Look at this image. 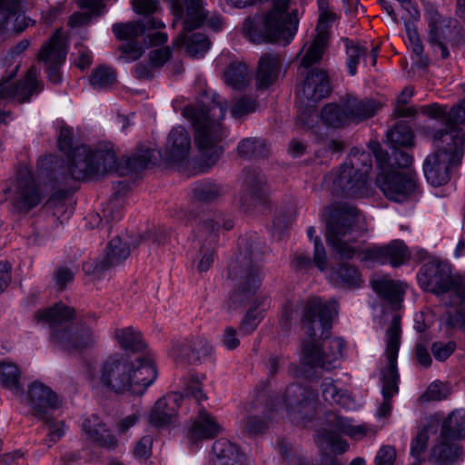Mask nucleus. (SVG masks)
<instances>
[{
  "label": "nucleus",
  "mask_w": 465,
  "mask_h": 465,
  "mask_svg": "<svg viewBox=\"0 0 465 465\" xmlns=\"http://www.w3.org/2000/svg\"><path fill=\"white\" fill-rule=\"evenodd\" d=\"M440 433L443 439L457 440L465 437V411H452L443 421Z\"/></svg>",
  "instance_id": "44"
},
{
  "label": "nucleus",
  "mask_w": 465,
  "mask_h": 465,
  "mask_svg": "<svg viewBox=\"0 0 465 465\" xmlns=\"http://www.w3.org/2000/svg\"><path fill=\"white\" fill-rule=\"evenodd\" d=\"M21 0H0V29L20 33L33 21L19 13Z\"/></svg>",
  "instance_id": "30"
},
{
  "label": "nucleus",
  "mask_w": 465,
  "mask_h": 465,
  "mask_svg": "<svg viewBox=\"0 0 465 465\" xmlns=\"http://www.w3.org/2000/svg\"><path fill=\"white\" fill-rule=\"evenodd\" d=\"M318 393L315 390L299 384H292L282 397L271 403V408L276 411L286 410L290 415L299 414L302 420L311 419L316 410Z\"/></svg>",
  "instance_id": "17"
},
{
  "label": "nucleus",
  "mask_w": 465,
  "mask_h": 465,
  "mask_svg": "<svg viewBox=\"0 0 465 465\" xmlns=\"http://www.w3.org/2000/svg\"><path fill=\"white\" fill-rule=\"evenodd\" d=\"M193 364L203 362L211 359L213 347L209 341L202 337L192 338Z\"/></svg>",
  "instance_id": "57"
},
{
  "label": "nucleus",
  "mask_w": 465,
  "mask_h": 465,
  "mask_svg": "<svg viewBox=\"0 0 465 465\" xmlns=\"http://www.w3.org/2000/svg\"><path fill=\"white\" fill-rule=\"evenodd\" d=\"M74 278V272L67 266L61 265L57 267L53 274L55 286L58 290L63 291L66 285L73 282Z\"/></svg>",
  "instance_id": "64"
},
{
  "label": "nucleus",
  "mask_w": 465,
  "mask_h": 465,
  "mask_svg": "<svg viewBox=\"0 0 465 465\" xmlns=\"http://www.w3.org/2000/svg\"><path fill=\"white\" fill-rule=\"evenodd\" d=\"M417 279L427 292L439 297L449 294L450 299H443V302L449 307H460L457 311V321L465 330V282L453 276L450 266L445 262H428L420 269Z\"/></svg>",
  "instance_id": "9"
},
{
  "label": "nucleus",
  "mask_w": 465,
  "mask_h": 465,
  "mask_svg": "<svg viewBox=\"0 0 465 465\" xmlns=\"http://www.w3.org/2000/svg\"><path fill=\"white\" fill-rule=\"evenodd\" d=\"M164 27V24L156 17L145 16L138 21L128 23H116L112 26V31L119 40L127 42L119 46L123 54L119 57L126 63L139 59L143 54V47L140 36H143L146 31Z\"/></svg>",
  "instance_id": "14"
},
{
  "label": "nucleus",
  "mask_w": 465,
  "mask_h": 465,
  "mask_svg": "<svg viewBox=\"0 0 465 465\" xmlns=\"http://www.w3.org/2000/svg\"><path fill=\"white\" fill-rule=\"evenodd\" d=\"M191 147L188 131L182 126L173 127L167 137L164 159L171 163L182 164L187 160Z\"/></svg>",
  "instance_id": "27"
},
{
  "label": "nucleus",
  "mask_w": 465,
  "mask_h": 465,
  "mask_svg": "<svg viewBox=\"0 0 465 465\" xmlns=\"http://www.w3.org/2000/svg\"><path fill=\"white\" fill-rule=\"evenodd\" d=\"M66 54L60 30H57L41 48L39 60L45 65L48 80L54 84L62 81L60 68L65 61Z\"/></svg>",
  "instance_id": "23"
},
{
  "label": "nucleus",
  "mask_w": 465,
  "mask_h": 465,
  "mask_svg": "<svg viewBox=\"0 0 465 465\" xmlns=\"http://www.w3.org/2000/svg\"><path fill=\"white\" fill-rule=\"evenodd\" d=\"M322 120L329 126L340 128L351 124L347 109L342 104V97L339 104H328L321 112Z\"/></svg>",
  "instance_id": "42"
},
{
  "label": "nucleus",
  "mask_w": 465,
  "mask_h": 465,
  "mask_svg": "<svg viewBox=\"0 0 465 465\" xmlns=\"http://www.w3.org/2000/svg\"><path fill=\"white\" fill-rule=\"evenodd\" d=\"M210 461L213 465H242L243 455L235 444L223 438L213 443Z\"/></svg>",
  "instance_id": "36"
},
{
  "label": "nucleus",
  "mask_w": 465,
  "mask_h": 465,
  "mask_svg": "<svg viewBox=\"0 0 465 465\" xmlns=\"http://www.w3.org/2000/svg\"><path fill=\"white\" fill-rule=\"evenodd\" d=\"M257 107L258 102L255 98L244 95L235 101L232 106L231 114L234 118L240 119L255 112Z\"/></svg>",
  "instance_id": "58"
},
{
  "label": "nucleus",
  "mask_w": 465,
  "mask_h": 465,
  "mask_svg": "<svg viewBox=\"0 0 465 465\" xmlns=\"http://www.w3.org/2000/svg\"><path fill=\"white\" fill-rule=\"evenodd\" d=\"M317 444L322 450H331L333 452L343 453L348 449V444L337 433L331 430H323L317 435Z\"/></svg>",
  "instance_id": "53"
},
{
  "label": "nucleus",
  "mask_w": 465,
  "mask_h": 465,
  "mask_svg": "<svg viewBox=\"0 0 465 465\" xmlns=\"http://www.w3.org/2000/svg\"><path fill=\"white\" fill-rule=\"evenodd\" d=\"M450 438H444L441 433L439 442L431 449V457L440 465H452L463 458V451L459 444L451 442Z\"/></svg>",
  "instance_id": "38"
},
{
  "label": "nucleus",
  "mask_w": 465,
  "mask_h": 465,
  "mask_svg": "<svg viewBox=\"0 0 465 465\" xmlns=\"http://www.w3.org/2000/svg\"><path fill=\"white\" fill-rule=\"evenodd\" d=\"M401 316L392 317L391 325L386 331L387 367L381 371V393L383 401L378 409V416L385 418L391 411V398L399 391V373L397 370V358L401 345Z\"/></svg>",
  "instance_id": "12"
},
{
  "label": "nucleus",
  "mask_w": 465,
  "mask_h": 465,
  "mask_svg": "<svg viewBox=\"0 0 465 465\" xmlns=\"http://www.w3.org/2000/svg\"><path fill=\"white\" fill-rule=\"evenodd\" d=\"M315 228L310 226L307 229V236L314 243V264L321 272H324L327 269V254L325 247L320 237L314 236Z\"/></svg>",
  "instance_id": "56"
},
{
  "label": "nucleus",
  "mask_w": 465,
  "mask_h": 465,
  "mask_svg": "<svg viewBox=\"0 0 465 465\" xmlns=\"http://www.w3.org/2000/svg\"><path fill=\"white\" fill-rule=\"evenodd\" d=\"M74 310L61 303L38 311L35 318L49 325L50 341L67 351H83L94 347L98 335L84 323H72Z\"/></svg>",
  "instance_id": "6"
},
{
  "label": "nucleus",
  "mask_w": 465,
  "mask_h": 465,
  "mask_svg": "<svg viewBox=\"0 0 465 465\" xmlns=\"http://www.w3.org/2000/svg\"><path fill=\"white\" fill-rule=\"evenodd\" d=\"M346 52V67L350 75L357 74V65L361 60H365L367 56V48L360 43L354 42L349 38L341 39Z\"/></svg>",
  "instance_id": "47"
},
{
  "label": "nucleus",
  "mask_w": 465,
  "mask_h": 465,
  "mask_svg": "<svg viewBox=\"0 0 465 465\" xmlns=\"http://www.w3.org/2000/svg\"><path fill=\"white\" fill-rule=\"evenodd\" d=\"M282 62L281 55L275 53H266L260 57L256 72L258 89H266L275 82Z\"/></svg>",
  "instance_id": "35"
},
{
  "label": "nucleus",
  "mask_w": 465,
  "mask_h": 465,
  "mask_svg": "<svg viewBox=\"0 0 465 465\" xmlns=\"http://www.w3.org/2000/svg\"><path fill=\"white\" fill-rule=\"evenodd\" d=\"M222 431L221 425L215 418L204 409H200L196 420L187 431L191 444H197L203 440H211Z\"/></svg>",
  "instance_id": "31"
},
{
  "label": "nucleus",
  "mask_w": 465,
  "mask_h": 465,
  "mask_svg": "<svg viewBox=\"0 0 465 465\" xmlns=\"http://www.w3.org/2000/svg\"><path fill=\"white\" fill-rule=\"evenodd\" d=\"M130 255V248L119 236L114 237L107 244L105 253L95 262L83 264L84 272L88 275L102 278L106 272L120 265Z\"/></svg>",
  "instance_id": "21"
},
{
  "label": "nucleus",
  "mask_w": 465,
  "mask_h": 465,
  "mask_svg": "<svg viewBox=\"0 0 465 465\" xmlns=\"http://www.w3.org/2000/svg\"><path fill=\"white\" fill-rule=\"evenodd\" d=\"M447 127L448 129H440L432 134L431 143L434 153H439L454 164H460L464 155V132L455 125Z\"/></svg>",
  "instance_id": "20"
},
{
  "label": "nucleus",
  "mask_w": 465,
  "mask_h": 465,
  "mask_svg": "<svg viewBox=\"0 0 465 465\" xmlns=\"http://www.w3.org/2000/svg\"><path fill=\"white\" fill-rule=\"evenodd\" d=\"M82 430L89 440L100 447L112 450L117 446L116 437L96 414H91L84 420Z\"/></svg>",
  "instance_id": "32"
},
{
  "label": "nucleus",
  "mask_w": 465,
  "mask_h": 465,
  "mask_svg": "<svg viewBox=\"0 0 465 465\" xmlns=\"http://www.w3.org/2000/svg\"><path fill=\"white\" fill-rule=\"evenodd\" d=\"M155 152L150 148H140L126 160V167L131 171H141L156 163Z\"/></svg>",
  "instance_id": "54"
},
{
  "label": "nucleus",
  "mask_w": 465,
  "mask_h": 465,
  "mask_svg": "<svg viewBox=\"0 0 465 465\" xmlns=\"http://www.w3.org/2000/svg\"><path fill=\"white\" fill-rule=\"evenodd\" d=\"M361 213L353 206L342 203L331 206L326 220V239L329 246L341 259H351L358 252L352 246L353 232L361 229Z\"/></svg>",
  "instance_id": "10"
},
{
  "label": "nucleus",
  "mask_w": 465,
  "mask_h": 465,
  "mask_svg": "<svg viewBox=\"0 0 465 465\" xmlns=\"http://www.w3.org/2000/svg\"><path fill=\"white\" fill-rule=\"evenodd\" d=\"M39 70L35 66H32L24 79L17 83H10L8 81L0 84V98L16 99L20 104L27 103L31 97L39 94L44 89V84L38 79Z\"/></svg>",
  "instance_id": "24"
},
{
  "label": "nucleus",
  "mask_w": 465,
  "mask_h": 465,
  "mask_svg": "<svg viewBox=\"0 0 465 465\" xmlns=\"http://www.w3.org/2000/svg\"><path fill=\"white\" fill-rule=\"evenodd\" d=\"M262 319V312L256 310V308L250 309L240 324L239 333L242 336L249 335L254 331Z\"/></svg>",
  "instance_id": "61"
},
{
  "label": "nucleus",
  "mask_w": 465,
  "mask_h": 465,
  "mask_svg": "<svg viewBox=\"0 0 465 465\" xmlns=\"http://www.w3.org/2000/svg\"><path fill=\"white\" fill-rule=\"evenodd\" d=\"M431 353L436 361H444L456 350V343L452 341L448 342L435 341L431 345Z\"/></svg>",
  "instance_id": "63"
},
{
  "label": "nucleus",
  "mask_w": 465,
  "mask_h": 465,
  "mask_svg": "<svg viewBox=\"0 0 465 465\" xmlns=\"http://www.w3.org/2000/svg\"><path fill=\"white\" fill-rule=\"evenodd\" d=\"M227 102L219 94H213L211 102H199L196 105H187L183 116L194 127L195 144L206 164L213 165L223 153L220 145L227 131L222 121L227 111Z\"/></svg>",
  "instance_id": "2"
},
{
  "label": "nucleus",
  "mask_w": 465,
  "mask_h": 465,
  "mask_svg": "<svg viewBox=\"0 0 465 465\" xmlns=\"http://www.w3.org/2000/svg\"><path fill=\"white\" fill-rule=\"evenodd\" d=\"M114 338L124 351L136 352L145 347L141 333L133 327L116 329Z\"/></svg>",
  "instance_id": "45"
},
{
  "label": "nucleus",
  "mask_w": 465,
  "mask_h": 465,
  "mask_svg": "<svg viewBox=\"0 0 465 465\" xmlns=\"http://www.w3.org/2000/svg\"><path fill=\"white\" fill-rule=\"evenodd\" d=\"M338 313V302L334 300L322 301L320 297L308 299L303 305L302 324L307 337L302 341V356L304 363L311 367H318L326 371L337 368L345 342L336 337L325 341L331 335L333 317Z\"/></svg>",
  "instance_id": "1"
},
{
  "label": "nucleus",
  "mask_w": 465,
  "mask_h": 465,
  "mask_svg": "<svg viewBox=\"0 0 465 465\" xmlns=\"http://www.w3.org/2000/svg\"><path fill=\"white\" fill-rule=\"evenodd\" d=\"M25 401L34 411V415L46 422L49 421L51 413L61 405L57 394L40 381H34L28 385Z\"/></svg>",
  "instance_id": "22"
},
{
  "label": "nucleus",
  "mask_w": 465,
  "mask_h": 465,
  "mask_svg": "<svg viewBox=\"0 0 465 465\" xmlns=\"http://www.w3.org/2000/svg\"><path fill=\"white\" fill-rule=\"evenodd\" d=\"M350 161L349 165H353L361 173H364L366 178L368 177V173L372 167L371 155L369 152H360L358 149H351Z\"/></svg>",
  "instance_id": "59"
},
{
  "label": "nucleus",
  "mask_w": 465,
  "mask_h": 465,
  "mask_svg": "<svg viewBox=\"0 0 465 465\" xmlns=\"http://www.w3.org/2000/svg\"><path fill=\"white\" fill-rule=\"evenodd\" d=\"M188 219L190 222L196 223L194 232L199 240L205 242L200 249L202 257L197 268L200 272H206L214 261L213 246L216 242V237L222 224L228 231L232 228V223L230 220L225 221L223 214L217 212L195 213L194 211H190Z\"/></svg>",
  "instance_id": "13"
},
{
  "label": "nucleus",
  "mask_w": 465,
  "mask_h": 465,
  "mask_svg": "<svg viewBox=\"0 0 465 465\" xmlns=\"http://www.w3.org/2000/svg\"><path fill=\"white\" fill-rule=\"evenodd\" d=\"M342 104L347 109L351 124L373 117L381 107V104L373 99H360L353 95L342 97Z\"/></svg>",
  "instance_id": "34"
},
{
  "label": "nucleus",
  "mask_w": 465,
  "mask_h": 465,
  "mask_svg": "<svg viewBox=\"0 0 465 465\" xmlns=\"http://www.w3.org/2000/svg\"><path fill=\"white\" fill-rule=\"evenodd\" d=\"M449 394L448 387L441 382L431 383L426 391L420 397L422 402L430 401H441L446 399Z\"/></svg>",
  "instance_id": "62"
},
{
  "label": "nucleus",
  "mask_w": 465,
  "mask_h": 465,
  "mask_svg": "<svg viewBox=\"0 0 465 465\" xmlns=\"http://www.w3.org/2000/svg\"><path fill=\"white\" fill-rule=\"evenodd\" d=\"M21 371L14 362L0 361V386L8 389L15 394H23V387L20 382Z\"/></svg>",
  "instance_id": "41"
},
{
  "label": "nucleus",
  "mask_w": 465,
  "mask_h": 465,
  "mask_svg": "<svg viewBox=\"0 0 465 465\" xmlns=\"http://www.w3.org/2000/svg\"><path fill=\"white\" fill-rule=\"evenodd\" d=\"M333 20L334 15L331 13L326 12L320 15L316 27L317 35L302 58V66L308 68L322 59L329 39L326 24Z\"/></svg>",
  "instance_id": "28"
},
{
  "label": "nucleus",
  "mask_w": 465,
  "mask_h": 465,
  "mask_svg": "<svg viewBox=\"0 0 465 465\" xmlns=\"http://www.w3.org/2000/svg\"><path fill=\"white\" fill-rule=\"evenodd\" d=\"M391 148L390 155L381 150L379 143L373 148L380 169L376 184L388 199L401 203L414 193L417 186L416 174L411 171H395L396 168H408L412 163V156L401 147Z\"/></svg>",
  "instance_id": "5"
},
{
  "label": "nucleus",
  "mask_w": 465,
  "mask_h": 465,
  "mask_svg": "<svg viewBox=\"0 0 465 465\" xmlns=\"http://www.w3.org/2000/svg\"><path fill=\"white\" fill-rule=\"evenodd\" d=\"M156 375V370L147 357H137L133 361L124 355L114 354L100 363L98 382L102 388L115 394L142 395Z\"/></svg>",
  "instance_id": "3"
},
{
  "label": "nucleus",
  "mask_w": 465,
  "mask_h": 465,
  "mask_svg": "<svg viewBox=\"0 0 465 465\" xmlns=\"http://www.w3.org/2000/svg\"><path fill=\"white\" fill-rule=\"evenodd\" d=\"M73 129L61 126L57 144L59 150L67 155L68 172L73 180H92L116 170L117 157L114 150H94L84 144L73 149Z\"/></svg>",
  "instance_id": "4"
},
{
  "label": "nucleus",
  "mask_w": 465,
  "mask_h": 465,
  "mask_svg": "<svg viewBox=\"0 0 465 465\" xmlns=\"http://www.w3.org/2000/svg\"><path fill=\"white\" fill-rule=\"evenodd\" d=\"M269 152L270 149L266 142L256 137L244 138L237 145L238 154L244 159L264 158Z\"/></svg>",
  "instance_id": "43"
},
{
  "label": "nucleus",
  "mask_w": 465,
  "mask_h": 465,
  "mask_svg": "<svg viewBox=\"0 0 465 465\" xmlns=\"http://www.w3.org/2000/svg\"><path fill=\"white\" fill-rule=\"evenodd\" d=\"M184 396L194 399L198 404L206 400V395L203 393L200 382L195 377H192L185 385L183 394L173 391L155 402L150 413V423L159 428L173 422Z\"/></svg>",
  "instance_id": "15"
},
{
  "label": "nucleus",
  "mask_w": 465,
  "mask_h": 465,
  "mask_svg": "<svg viewBox=\"0 0 465 465\" xmlns=\"http://www.w3.org/2000/svg\"><path fill=\"white\" fill-rule=\"evenodd\" d=\"M172 11L173 23L183 19V33L173 40V46H185L186 52L193 57L203 56L210 46L207 36L201 33H193L189 36L185 34L201 27L207 19L203 0H182V3L173 1Z\"/></svg>",
  "instance_id": "11"
},
{
  "label": "nucleus",
  "mask_w": 465,
  "mask_h": 465,
  "mask_svg": "<svg viewBox=\"0 0 465 465\" xmlns=\"http://www.w3.org/2000/svg\"><path fill=\"white\" fill-rule=\"evenodd\" d=\"M193 196L200 202H212L220 197L223 193L222 186L213 182H201L196 183Z\"/></svg>",
  "instance_id": "55"
},
{
  "label": "nucleus",
  "mask_w": 465,
  "mask_h": 465,
  "mask_svg": "<svg viewBox=\"0 0 465 465\" xmlns=\"http://www.w3.org/2000/svg\"><path fill=\"white\" fill-rule=\"evenodd\" d=\"M363 254V260H371L381 264L390 263L393 267L401 266L411 257L408 247L401 240H393L383 246L367 248Z\"/></svg>",
  "instance_id": "25"
},
{
  "label": "nucleus",
  "mask_w": 465,
  "mask_h": 465,
  "mask_svg": "<svg viewBox=\"0 0 465 465\" xmlns=\"http://www.w3.org/2000/svg\"><path fill=\"white\" fill-rule=\"evenodd\" d=\"M387 139L391 143V147L413 146L414 133L406 122L401 121L392 129L388 131Z\"/></svg>",
  "instance_id": "46"
},
{
  "label": "nucleus",
  "mask_w": 465,
  "mask_h": 465,
  "mask_svg": "<svg viewBox=\"0 0 465 465\" xmlns=\"http://www.w3.org/2000/svg\"><path fill=\"white\" fill-rule=\"evenodd\" d=\"M364 173L344 163L324 177L323 183L333 195L360 198L367 193Z\"/></svg>",
  "instance_id": "16"
},
{
  "label": "nucleus",
  "mask_w": 465,
  "mask_h": 465,
  "mask_svg": "<svg viewBox=\"0 0 465 465\" xmlns=\"http://www.w3.org/2000/svg\"><path fill=\"white\" fill-rule=\"evenodd\" d=\"M438 422L436 420L429 422L424 428L418 432L417 436L412 440L411 446V454L416 460H420L421 455L427 449V443L430 433H436Z\"/></svg>",
  "instance_id": "51"
},
{
  "label": "nucleus",
  "mask_w": 465,
  "mask_h": 465,
  "mask_svg": "<svg viewBox=\"0 0 465 465\" xmlns=\"http://www.w3.org/2000/svg\"><path fill=\"white\" fill-rule=\"evenodd\" d=\"M303 96L311 102L317 103L330 94V82L327 73L322 69L311 70L302 85Z\"/></svg>",
  "instance_id": "33"
},
{
  "label": "nucleus",
  "mask_w": 465,
  "mask_h": 465,
  "mask_svg": "<svg viewBox=\"0 0 465 465\" xmlns=\"http://www.w3.org/2000/svg\"><path fill=\"white\" fill-rule=\"evenodd\" d=\"M326 420L329 425L351 438H361L366 434L367 431L365 426H354L351 423L350 420L345 419L334 412L328 413L326 416Z\"/></svg>",
  "instance_id": "48"
},
{
  "label": "nucleus",
  "mask_w": 465,
  "mask_h": 465,
  "mask_svg": "<svg viewBox=\"0 0 465 465\" xmlns=\"http://www.w3.org/2000/svg\"><path fill=\"white\" fill-rule=\"evenodd\" d=\"M419 112L431 119L443 122L446 126L454 125L453 123L449 120L450 111H447L446 106H442L438 104L421 105L419 108Z\"/></svg>",
  "instance_id": "60"
},
{
  "label": "nucleus",
  "mask_w": 465,
  "mask_h": 465,
  "mask_svg": "<svg viewBox=\"0 0 465 465\" xmlns=\"http://www.w3.org/2000/svg\"><path fill=\"white\" fill-rule=\"evenodd\" d=\"M264 251L261 242H254L241 252L229 267V276L234 282V289L230 295V307L233 310L252 302L259 290L262 273L257 262Z\"/></svg>",
  "instance_id": "8"
},
{
  "label": "nucleus",
  "mask_w": 465,
  "mask_h": 465,
  "mask_svg": "<svg viewBox=\"0 0 465 465\" xmlns=\"http://www.w3.org/2000/svg\"><path fill=\"white\" fill-rule=\"evenodd\" d=\"M322 397L331 404H337L344 408H348L351 402V398L341 391L334 385V381L331 378H325L322 383Z\"/></svg>",
  "instance_id": "52"
},
{
  "label": "nucleus",
  "mask_w": 465,
  "mask_h": 465,
  "mask_svg": "<svg viewBox=\"0 0 465 465\" xmlns=\"http://www.w3.org/2000/svg\"><path fill=\"white\" fill-rule=\"evenodd\" d=\"M374 292L391 304H398L403 300L404 292L398 282L382 278L371 282Z\"/></svg>",
  "instance_id": "40"
},
{
  "label": "nucleus",
  "mask_w": 465,
  "mask_h": 465,
  "mask_svg": "<svg viewBox=\"0 0 465 465\" xmlns=\"http://www.w3.org/2000/svg\"><path fill=\"white\" fill-rule=\"evenodd\" d=\"M271 9L262 22L256 24L247 17L243 23V33L254 44L282 43L289 45L298 30L299 19L296 9L288 11L291 0H269Z\"/></svg>",
  "instance_id": "7"
},
{
  "label": "nucleus",
  "mask_w": 465,
  "mask_h": 465,
  "mask_svg": "<svg viewBox=\"0 0 465 465\" xmlns=\"http://www.w3.org/2000/svg\"><path fill=\"white\" fill-rule=\"evenodd\" d=\"M252 73L247 65L241 62H232L224 72V81L227 85L235 90H242L250 84Z\"/></svg>",
  "instance_id": "39"
},
{
  "label": "nucleus",
  "mask_w": 465,
  "mask_h": 465,
  "mask_svg": "<svg viewBox=\"0 0 465 465\" xmlns=\"http://www.w3.org/2000/svg\"><path fill=\"white\" fill-rule=\"evenodd\" d=\"M457 165L439 153L433 152L426 157L423 163V172L428 183L438 187L450 181V168Z\"/></svg>",
  "instance_id": "29"
},
{
  "label": "nucleus",
  "mask_w": 465,
  "mask_h": 465,
  "mask_svg": "<svg viewBox=\"0 0 465 465\" xmlns=\"http://www.w3.org/2000/svg\"><path fill=\"white\" fill-rule=\"evenodd\" d=\"M116 80V74L114 69L105 65H100L93 70L89 83L94 89L108 90Z\"/></svg>",
  "instance_id": "50"
},
{
  "label": "nucleus",
  "mask_w": 465,
  "mask_h": 465,
  "mask_svg": "<svg viewBox=\"0 0 465 465\" xmlns=\"http://www.w3.org/2000/svg\"><path fill=\"white\" fill-rule=\"evenodd\" d=\"M268 196L267 178L256 167H247L242 173V189L240 193L241 208L250 212L264 204Z\"/></svg>",
  "instance_id": "19"
},
{
  "label": "nucleus",
  "mask_w": 465,
  "mask_h": 465,
  "mask_svg": "<svg viewBox=\"0 0 465 465\" xmlns=\"http://www.w3.org/2000/svg\"><path fill=\"white\" fill-rule=\"evenodd\" d=\"M41 202V194L33 175L19 172L15 185L14 205L19 212L27 213Z\"/></svg>",
  "instance_id": "26"
},
{
  "label": "nucleus",
  "mask_w": 465,
  "mask_h": 465,
  "mask_svg": "<svg viewBox=\"0 0 465 465\" xmlns=\"http://www.w3.org/2000/svg\"><path fill=\"white\" fill-rule=\"evenodd\" d=\"M328 279L333 285L347 289L359 288L362 283L358 268L346 262L333 266Z\"/></svg>",
  "instance_id": "37"
},
{
  "label": "nucleus",
  "mask_w": 465,
  "mask_h": 465,
  "mask_svg": "<svg viewBox=\"0 0 465 465\" xmlns=\"http://www.w3.org/2000/svg\"><path fill=\"white\" fill-rule=\"evenodd\" d=\"M426 18L429 26V44L435 52L436 49L440 51V57L446 59L450 56L447 43H455L449 35L455 33L460 37V29L456 26L457 22L450 17H443L432 5L426 8Z\"/></svg>",
  "instance_id": "18"
},
{
  "label": "nucleus",
  "mask_w": 465,
  "mask_h": 465,
  "mask_svg": "<svg viewBox=\"0 0 465 465\" xmlns=\"http://www.w3.org/2000/svg\"><path fill=\"white\" fill-rule=\"evenodd\" d=\"M192 339L184 338L173 341L169 355L177 365L193 364Z\"/></svg>",
  "instance_id": "49"
}]
</instances>
